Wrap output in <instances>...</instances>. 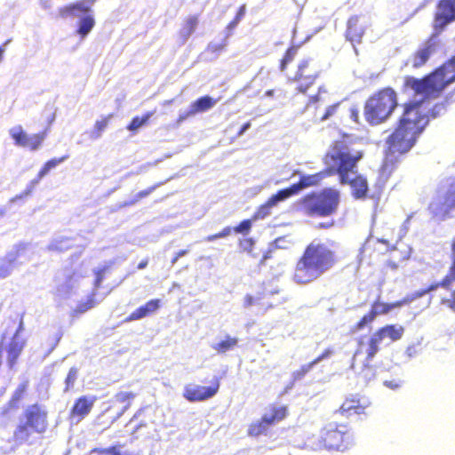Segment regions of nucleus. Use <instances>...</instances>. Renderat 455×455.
Instances as JSON below:
<instances>
[{
	"label": "nucleus",
	"instance_id": "61",
	"mask_svg": "<svg viewBox=\"0 0 455 455\" xmlns=\"http://www.w3.org/2000/svg\"><path fill=\"white\" fill-rule=\"evenodd\" d=\"M108 453H111L112 455H131L129 452L125 451L124 453L116 451V447H112V448H109L108 450Z\"/></svg>",
	"mask_w": 455,
	"mask_h": 455
},
{
	"label": "nucleus",
	"instance_id": "64",
	"mask_svg": "<svg viewBox=\"0 0 455 455\" xmlns=\"http://www.w3.org/2000/svg\"><path fill=\"white\" fill-rule=\"evenodd\" d=\"M320 100V97L319 95H315V96H311L309 98V102L307 103V105L306 106V109L308 108L309 105L312 104V103H316L318 100Z\"/></svg>",
	"mask_w": 455,
	"mask_h": 455
},
{
	"label": "nucleus",
	"instance_id": "20",
	"mask_svg": "<svg viewBox=\"0 0 455 455\" xmlns=\"http://www.w3.org/2000/svg\"><path fill=\"white\" fill-rule=\"evenodd\" d=\"M363 35V29L361 27H358V17L357 16L351 17L347 20L346 37L348 41H350L352 43L355 52H357V50L355 46V43H360Z\"/></svg>",
	"mask_w": 455,
	"mask_h": 455
},
{
	"label": "nucleus",
	"instance_id": "19",
	"mask_svg": "<svg viewBox=\"0 0 455 455\" xmlns=\"http://www.w3.org/2000/svg\"><path fill=\"white\" fill-rule=\"evenodd\" d=\"M332 355L333 350L331 348H327L322 355L317 356L315 360H313L309 363L302 365L300 369L293 371L291 374V379H293V382L301 380L315 365H317L322 361L330 358Z\"/></svg>",
	"mask_w": 455,
	"mask_h": 455
},
{
	"label": "nucleus",
	"instance_id": "36",
	"mask_svg": "<svg viewBox=\"0 0 455 455\" xmlns=\"http://www.w3.org/2000/svg\"><path fill=\"white\" fill-rule=\"evenodd\" d=\"M377 374V371L374 366L370 365V362L363 363V368L360 372L361 378L365 381V383H369L371 380L375 379Z\"/></svg>",
	"mask_w": 455,
	"mask_h": 455
},
{
	"label": "nucleus",
	"instance_id": "48",
	"mask_svg": "<svg viewBox=\"0 0 455 455\" xmlns=\"http://www.w3.org/2000/svg\"><path fill=\"white\" fill-rule=\"evenodd\" d=\"M375 317L373 316V314L371 312L362 317V319L357 323V329L362 330L363 329L368 323H371Z\"/></svg>",
	"mask_w": 455,
	"mask_h": 455
},
{
	"label": "nucleus",
	"instance_id": "3",
	"mask_svg": "<svg viewBox=\"0 0 455 455\" xmlns=\"http://www.w3.org/2000/svg\"><path fill=\"white\" fill-rule=\"evenodd\" d=\"M333 243L312 241L297 262L293 280L299 284L309 283L329 272L338 262Z\"/></svg>",
	"mask_w": 455,
	"mask_h": 455
},
{
	"label": "nucleus",
	"instance_id": "23",
	"mask_svg": "<svg viewBox=\"0 0 455 455\" xmlns=\"http://www.w3.org/2000/svg\"><path fill=\"white\" fill-rule=\"evenodd\" d=\"M68 158V156H64L62 157H60V158H52L49 161H47L44 166L41 168V170L39 171L37 176L33 179L29 184L36 188L40 180L44 177L46 176L52 169L56 168L59 164H62L63 162H65L67 159Z\"/></svg>",
	"mask_w": 455,
	"mask_h": 455
},
{
	"label": "nucleus",
	"instance_id": "63",
	"mask_svg": "<svg viewBox=\"0 0 455 455\" xmlns=\"http://www.w3.org/2000/svg\"><path fill=\"white\" fill-rule=\"evenodd\" d=\"M253 300H254V299H253V297H252V296H251V295H247V296L245 297L244 306H245L246 307H248L251 306V305L253 304Z\"/></svg>",
	"mask_w": 455,
	"mask_h": 455
},
{
	"label": "nucleus",
	"instance_id": "31",
	"mask_svg": "<svg viewBox=\"0 0 455 455\" xmlns=\"http://www.w3.org/2000/svg\"><path fill=\"white\" fill-rule=\"evenodd\" d=\"M113 115H108L107 117L100 121H97L95 123L94 128L89 133V138L92 140H99L102 136V132L107 128L109 120L112 118Z\"/></svg>",
	"mask_w": 455,
	"mask_h": 455
},
{
	"label": "nucleus",
	"instance_id": "60",
	"mask_svg": "<svg viewBox=\"0 0 455 455\" xmlns=\"http://www.w3.org/2000/svg\"><path fill=\"white\" fill-rule=\"evenodd\" d=\"M452 303H453V299H442V304L448 306L451 309L455 311V305Z\"/></svg>",
	"mask_w": 455,
	"mask_h": 455
},
{
	"label": "nucleus",
	"instance_id": "53",
	"mask_svg": "<svg viewBox=\"0 0 455 455\" xmlns=\"http://www.w3.org/2000/svg\"><path fill=\"white\" fill-rule=\"evenodd\" d=\"M297 53V48L292 46V47H290L284 56H283V59L285 60V62H291L292 61V60L294 59L295 55Z\"/></svg>",
	"mask_w": 455,
	"mask_h": 455
},
{
	"label": "nucleus",
	"instance_id": "9",
	"mask_svg": "<svg viewBox=\"0 0 455 455\" xmlns=\"http://www.w3.org/2000/svg\"><path fill=\"white\" fill-rule=\"evenodd\" d=\"M339 203V194L332 188H325L319 193H311L302 200L303 207L308 216H331L337 211Z\"/></svg>",
	"mask_w": 455,
	"mask_h": 455
},
{
	"label": "nucleus",
	"instance_id": "58",
	"mask_svg": "<svg viewBox=\"0 0 455 455\" xmlns=\"http://www.w3.org/2000/svg\"><path fill=\"white\" fill-rule=\"evenodd\" d=\"M245 11H246L245 5H242V6L239 8V10H238V12H237V13H236V15H235V19H236L237 20L241 21V20H242V19H243V18L244 17V15H245Z\"/></svg>",
	"mask_w": 455,
	"mask_h": 455
},
{
	"label": "nucleus",
	"instance_id": "22",
	"mask_svg": "<svg viewBox=\"0 0 455 455\" xmlns=\"http://www.w3.org/2000/svg\"><path fill=\"white\" fill-rule=\"evenodd\" d=\"M68 158V156H64L62 157H60V158H52L49 161H47L44 166L41 168V170L39 171L37 176L33 179L29 184L36 188L40 180L44 177L46 176L52 169L56 168L59 164H62L63 162H65L67 159Z\"/></svg>",
	"mask_w": 455,
	"mask_h": 455
},
{
	"label": "nucleus",
	"instance_id": "24",
	"mask_svg": "<svg viewBox=\"0 0 455 455\" xmlns=\"http://www.w3.org/2000/svg\"><path fill=\"white\" fill-rule=\"evenodd\" d=\"M135 394L132 392H119L115 395V403L123 404L117 412L116 418H120L130 407L131 401L135 398Z\"/></svg>",
	"mask_w": 455,
	"mask_h": 455
},
{
	"label": "nucleus",
	"instance_id": "12",
	"mask_svg": "<svg viewBox=\"0 0 455 455\" xmlns=\"http://www.w3.org/2000/svg\"><path fill=\"white\" fill-rule=\"evenodd\" d=\"M220 383L217 379L215 385L209 387L189 384L185 387L183 396L191 403L205 401L213 397L218 393Z\"/></svg>",
	"mask_w": 455,
	"mask_h": 455
},
{
	"label": "nucleus",
	"instance_id": "40",
	"mask_svg": "<svg viewBox=\"0 0 455 455\" xmlns=\"http://www.w3.org/2000/svg\"><path fill=\"white\" fill-rule=\"evenodd\" d=\"M426 294H427V291H425L424 289L417 291L411 294L407 295L402 300L397 301V305H400L401 307H403L404 305L411 303L412 301L416 300L417 299H419V298L425 296Z\"/></svg>",
	"mask_w": 455,
	"mask_h": 455
},
{
	"label": "nucleus",
	"instance_id": "50",
	"mask_svg": "<svg viewBox=\"0 0 455 455\" xmlns=\"http://www.w3.org/2000/svg\"><path fill=\"white\" fill-rule=\"evenodd\" d=\"M281 417H277V415H264L259 421L267 429L275 423L276 419H280Z\"/></svg>",
	"mask_w": 455,
	"mask_h": 455
},
{
	"label": "nucleus",
	"instance_id": "44",
	"mask_svg": "<svg viewBox=\"0 0 455 455\" xmlns=\"http://www.w3.org/2000/svg\"><path fill=\"white\" fill-rule=\"evenodd\" d=\"M234 231V228L231 227H226L218 234L208 235L205 238L206 242H213L220 238H225L231 235V233Z\"/></svg>",
	"mask_w": 455,
	"mask_h": 455
},
{
	"label": "nucleus",
	"instance_id": "6",
	"mask_svg": "<svg viewBox=\"0 0 455 455\" xmlns=\"http://www.w3.org/2000/svg\"><path fill=\"white\" fill-rule=\"evenodd\" d=\"M47 427V411L44 406L38 403L28 405L19 418V424L13 432L14 441L18 444L25 443L33 432L44 434Z\"/></svg>",
	"mask_w": 455,
	"mask_h": 455
},
{
	"label": "nucleus",
	"instance_id": "57",
	"mask_svg": "<svg viewBox=\"0 0 455 455\" xmlns=\"http://www.w3.org/2000/svg\"><path fill=\"white\" fill-rule=\"evenodd\" d=\"M239 22H240L239 20H237L236 19L234 18V20L231 22H229V24L227 26V30H228L227 34L231 35L232 30L237 27Z\"/></svg>",
	"mask_w": 455,
	"mask_h": 455
},
{
	"label": "nucleus",
	"instance_id": "25",
	"mask_svg": "<svg viewBox=\"0 0 455 455\" xmlns=\"http://www.w3.org/2000/svg\"><path fill=\"white\" fill-rule=\"evenodd\" d=\"M377 333L382 339H384L386 337H388L391 339V340L395 341L401 339L403 333V328L402 326L397 327L392 324L386 325L385 327L379 329Z\"/></svg>",
	"mask_w": 455,
	"mask_h": 455
},
{
	"label": "nucleus",
	"instance_id": "45",
	"mask_svg": "<svg viewBox=\"0 0 455 455\" xmlns=\"http://www.w3.org/2000/svg\"><path fill=\"white\" fill-rule=\"evenodd\" d=\"M266 431L267 428L260 422H257L250 426L248 434L251 436H258Z\"/></svg>",
	"mask_w": 455,
	"mask_h": 455
},
{
	"label": "nucleus",
	"instance_id": "38",
	"mask_svg": "<svg viewBox=\"0 0 455 455\" xmlns=\"http://www.w3.org/2000/svg\"><path fill=\"white\" fill-rule=\"evenodd\" d=\"M162 184H164V182L157 183V184L148 188V189L140 191L139 193H137L135 195V196L132 200H131L130 202H125L124 204V206H130V205L135 204L140 199L149 196L156 188L160 187Z\"/></svg>",
	"mask_w": 455,
	"mask_h": 455
},
{
	"label": "nucleus",
	"instance_id": "26",
	"mask_svg": "<svg viewBox=\"0 0 455 455\" xmlns=\"http://www.w3.org/2000/svg\"><path fill=\"white\" fill-rule=\"evenodd\" d=\"M73 246V241L69 237L57 236L49 243V251H65Z\"/></svg>",
	"mask_w": 455,
	"mask_h": 455
},
{
	"label": "nucleus",
	"instance_id": "42",
	"mask_svg": "<svg viewBox=\"0 0 455 455\" xmlns=\"http://www.w3.org/2000/svg\"><path fill=\"white\" fill-rule=\"evenodd\" d=\"M252 223L251 220H243L234 228V232L236 234L248 235L251 229Z\"/></svg>",
	"mask_w": 455,
	"mask_h": 455
},
{
	"label": "nucleus",
	"instance_id": "28",
	"mask_svg": "<svg viewBox=\"0 0 455 455\" xmlns=\"http://www.w3.org/2000/svg\"><path fill=\"white\" fill-rule=\"evenodd\" d=\"M153 115V112H147L142 116H134L127 125V130L132 132H137L141 127L148 123Z\"/></svg>",
	"mask_w": 455,
	"mask_h": 455
},
{
	"label": "nucleus",
	"instance_id": "27",
	"mask_svg": "<svg viewBox=\"0 0 455 455\" xmlns=\"http://www.w3.org/2000/svg\"><path fill=\"white\" fill-rule=\"evenodd\" d=\"M198 24V19L196 16L189 17L184 27L180 31V36L181 39V44H185L190 36L195 32Z\"/></svg>",
	"mask_w": 455,
	"mask_h": 455
},
{
	"label": "nucleus",
	"instance_id": "2",
	"mask_svg": "<svg viewBox=\"0 0 455 455\" xmlns=\"http://www.w3.org/2000/svg\"><path fill=\"white\" fill-rule=\"evenodd\" d=\"M363 152L352 143L350 136L338 140L327 153L325 164L339 174L341 184H349L353 196L364 198L368 193V183L364 177L357 174V163L363 158Z\"/></svg>",
	"mask_w": 455,
	"mask_h": 455
},
{
	"label": "nucleus",
	"instance_id": "59",
	"mask_svg": "<svg viewBox=\"0 0 455 455\" xmlns=\"http://www.w3.org/2000/svg\"><path fill=\"white\" fill-rule=\"evenodd\" d=\"M406 355H408L409 358H412L413 356H415L417 351H416V348L414 346H410L407 347L406 349Z\"/></svg>",
	"mask_w": 455,
	"mask_h": 455
},
{
	"label": "nucleus",
	"instance_id": "8",
	"mask_svg": "<svg viewBox=\"0 0 455 455\" xmlns=\"http://www.w3.org/2000/svg\"><path fill=\"white\" fill-rule=\"evenodd\" d=\"M97 0H79L59 9L62 19L78 18L76 34L84 40L95 26L94 12L92 6Z\"/></svg>",
	"mask_w": 455,
	"mask_h": 455
},
{
	"label": "nucleus",
	"instance_id": "7",
	"mask_svg": "<svg viewBox=\"0 0 455 455\" xmlns=\"http://www.w3.org/2000/svg\"><path fill=\"white\" fill-rule=\"evenodd\" d=\"M397 106L396 92L392 88H385L366 101L365 119L372 125L379 124L391 116Z\"/></svg>",
	"mask_w": 455,
	"mask_h": 455
},
{
	"label": "nucleus",
	"instance_id": "62",
	"mask_svg": "<svg viewBox=\"0 0 455 455\" xmlns=\"http://www.w3.org/2000/svg\"><path fill=\"white\" fill-rule=\"evenodd\" d=\"M40 5L43 9L48 10L52 7L51 0H41Z\"/></svg>",
	"mask_w": 455,
	"mask_h": 455
},
{
	"label": "nucleus",
	"instance_id": "13",
	"mask_svg": "<svg viewBox=\"0 0 455 455\" xmlns=\"http://www.w3.org/2000/svg\"><path fill=\"white\" fill-rule=\"evenodd\" d=\"M335 171L331 169L330 165L328 168L323 172H320L312 175H301L299 182L292 184L289 188H283V190H287L289 193V197L294 195L299 194L304 188H307L311 186L317 185L323 179L334 173Z\"/></svg>",
	"mask_w": 455,
	"mask_h": 455
},
{
	"label": "nucleus",
	"instance_id": "54",
	"mask_svg": "<svg viewBox=\"0 0 455 455\" xmlns=\"http://www.w3.org/2000/svg\"><path fill=\"white\" fill-rule=\"evenodd\" d=\"M287 243L284 237H278L274 241L273 244L275 248L285 249L287 248Z\"/></svg>",
	"mask_w": 455,
	"mask_h": 455
},
{
	"label": "nucleus",
	"instance_id": "56",
	"mask_svg": "<svg viewBox=\"0 0 455 455\" xmlns=\"http://www.w3.org/2000/svg\"><path fill=\"white\" fill-rule=\"evenodd\" d=\"M384 385L387 387L391 388V389H397L401 387L400 383H397L394 380H386V381H384Z\"/></svg>",
	"mask_w": 455,
	"mask_h": 455
},
{
	"label": "nucleus",
	"instance_id": "21",
	"mask_svg": "<svg viewBox=\"0 0 455 455\" xmlns=\"http://www.w3.org/2000/svg\"><path fill=\"white\" fill-rule=\"evenodd\" d=\"M24 344L25 341L20 336L13 335L7 350V363L10 368H12L16 363V361L24 347Z\"/></svg>",
	"mask_w": 455,
	"mask_h": 455
},
{
	"label": "nucleus",
	"instance_id": "10",
	"mask_svg": "<svg viewBox=\"0 0 455 455\" xmlns=\"http://www.w3.org/2000/svg\"><path fill=\"white\" fill-rule=\"evenodd\" d=\"M345 428V426L339 427L334 422L329 423L321 430V443L326 449L345 451L347 448V444L344 443L347 437Z\"/></svg>",
	"mask_w": 455,
	"mask_h": 455
},
{
	"label": "nucleus",
	"instance_id": "32",
	"mask_svg": "<svg viewBox=\"0 0 455 455\" xmlns=\"http://www.w3.org/2000/svg\"><path fill=\"white\" fill-rule=\"evenodd\" d=\"M237 343V338H231L229 335H227L226 339L213 345L212 348L217 350L218 353H226L227 351L232 350Z\"/></svg>",
	"mask_w": 455,
	"mask_h": 455
},
{
	"label": "nucleus",
	"instance_id": "30",
	"mask_svg": "<svg viewBox=\"0 0 455 455\" xmlns=\"http://www.w3.org/2000/svg\"><path fill=\"white\" fill-rule=\"evenodd\" d=\"M397 307H401L400 305H397V301L394 303H383L377 301L372 305L371 313L373 314L374 317H376L378 315L387 314Z\"/></svg>",
	"mask_w": 455,
	"mask_h": 455
},
{
	"label": "nucleus",
	"instance_id": "14",
	"mask_svg": "<svg viewBox=\"0 0 455 455\" xmlns=\"http://www.w3.org/2000/svg\"><path fill=\"white\" fill-rule=\"evenodd\" d=\"M217 100L209 95L202 96L192 102L187 110H180L178 124H181L188 118L196 116L198 113H204L212 108Z\"/></svg>",
	"mask_w": 455,
	"mask_h": 455
},
{
	"label": "nucleus",
	"instance_id": "18",
	"mask_svg": "<svg viewBox=\"0 0 455 455\" xmlns=\"http://www.w3.org/2000/svg\"><path fill=\"white\" fill-rule=\"evenodd\" d=\"M93 403L94 399H90L85 395L79 397L75 402L71 409L70 415L72 420L76 419V423H78L82 419H84L87 414H89L93 406Z\"/></svg>",
	"mask_w": 455,
	"mask_h": 455
},
{
	"label": "nucleus",
	"instance_id": "34",
	"mask_svg": "<svg viewBox=\"0 0 455 455\" xmlns=\"http://www.w3.org/2000/svg\"><path fill=\"white\" fill-rule=\"evenodd\" d=\"M341 413L351 414L353 411L355 414H361L363 411V407L358 404V401L354 399L346 400L340 407Z\"/></svg>",
	"mask_w": 455,
	"mask_h": 455
},
{
	"label": "nucleus",
	"instance_id": "15",
	"mask_svg": "<svg viewBox=\"0 0 455 455\" xmlns=\"http://www.w3.org/2000/svg\"><path fill=\"white\" fill-rule=\"evenodd\" d=\"M27 244L19 243L6 253L4 258L0 259V278L4 279L12 273L17 259L22 255L26 250Z\"/></svg>",
	"mask_w": 455,
	"mask_h": 455
},
{
	"label": "nucleus",
	"instance_id": "33",
	"mask_svg": "<svg viewBox=\"0 0 455 455\" xmlns=\"http://www.w3.org/2000/svg\"><path fill=\"white\" fill-rule=\"evenodd\" d=\"M27 389V384L21 383L18 386L16 390L14 391L12 399L8 403V408L4 411V413H6L7 410L9 409H14L18 408L19 403L21 400L25 391Z\"/></svg>",
	"mask_w": 455,
	"mask_h": 455
},
{
	"label": "nucleus",
	"instance_id": "41",
	"mask_svg": "<svg viewBox=\"0 0 455 455\" xmlns=\"http://www.w3.org/2000/svg\"><path fill=\"white\" fill-rule=\"evenodd\" d=\"M77 377H78V369L76 367H71L68 373V376L65 379V384H66V387L64 389L65 392L68 391L69 388H71L76 380L77 379Z\"/></svg>",
	"mask_w": 455,
	"mask_h": 455
},
{
	"label": "nucleus",
	"instance_id": "49",
	"mask_svg": "<svg viewBox=\"0 0 455 455\" xmlns=\"http://www.w3.org/2000/svg\"><path fill=\"white\" fill-rule=\"evenodd\" d=\"M309 61H310L309 59H306L299 62V67H298V71L296 74V79L302 78V77L306 76L304 73H305V69L308 67Z\"/></svg>",
	"mask_w": 455,
	"mask_h": 455
},
{
	"label": "nucleus",
	"instance_id": "29",
	"mask_svg": "<svg viewBox=\"0 0 455 455\" xmlns=\"http://www.w3.org/2000/svg\"><path fill=\"white\" fill-rule=\"evenodd\" d=\"M382 339L379 337V335L375 332L370 339L369 340V346H368V348L366 350V362H371L374 356L376 355V354L379 352V344L382 342Z\"/></svg>",
	"mask_w": 455,
	"mask_h": 455
},
{
	"label": "nucleus",
	"instance_id": "39",
	"mask_svg": "<svg viewBox=\"0 0 455 455\" xmlns=\"http://www.w3.org/2000/svg\"><path fill=\"white\" fill-rule=\"evenodd\" d=\"M112 264H113V261H109L108 264L103 266L102 267H99V268L93 270L94 274H95V280H94L95 288H100V286L104 279L105 274L109 269V267L112 266Z\"/></svg>",
	"mask_w": 455,
	"mask_h": 455
},
{
	"label": "nucleus",
	"instance_id": "47",
	"mask_svg": "<svg viewBox=\"0 0 455 455\" xmlns=\"http://www.w3.org/2000/svg\"><path fill=\"white\" fill-rule=\"evenodd\" d=\"M317 75H308L305 77H303L305 80L307 81V84H301L299 86V91L302 93H306L307 91L308 90V88L310 87V85L314 83L315 79L316 78Z\"/></svg>",
	"mask_w": 455,
	"mask_h": 455
},
{
	"label": "nucleus",
	"instance_id": "55",
	"mask_svg": "<svg viewBox=\"0 0 455 455\" xmlns=\"http://www.w3.org/2000/svg\"><path fill=\"white\" fill-rule=\"evenodd\" d=\"M251 122H246V123H244V124L241 126V128H240L239 132H237V137H238V138L242 137V136H243V134H244V133H245V132H246L251 128Z\"/></svg>",
	"mask_w": 455,
	"mask_h": 455
},
{
	"label": "nucleus",
	"instance_id": "17",
	"mask_svg": "<svg viewBox=\"0 0 455 455\" xmlns=\"http://www.w3.org/2000/svg\"><path fill=\"white\" fill-rule=\"evenodd\" d=\"M161 307V300L159 299H153L148 301L145 305L140 306L131 315H129L123 322L130 323L143 319L154 313H156Z\"/></svg>",
	"mask_w": 455,
	"mask_h": 455
},
{
	"label": "nucleus",
	"instance_id": "46",
	"mask_svg": "<svg viewBox=\"0 0 455 455\" xmlns=\"http://www.w3.org/2000/svg\"><path fill=\"white\" fill-rule=\"evenodd\" d=\"M35 188L32 187L29 183L28 184L26 189L24 190L23 193L20 194V195H17L15 196L14 197H12V199H10L9 201V204H14L16 203L18 200H20L26 196H28L32 194V192L34 191Z\"/></svg>",
	"mask_w": 455,
	"mask_h": 455
},
{
	"label": "nucleus",
	"instance_id": "5",
	"mask_svg": "<svg viewBox=\"0 0 455 455\" xmlns=\"http://www.w3.org/2000/svg\"><path fill=\"white\" fill-rule=\"evenodd\" d=\"M430 220L441 223L455 217V178L442 181L427 205Z\"/></svg>",
	"mask_w": 455,
	"mask_h": 455
},
{
	"label": "nucleus",
	"instance_id": "52",
	"mask_svg": "<svg viewBox=\"0 0 455 455\" xmlns=\"http://www.w3.org/2000/svg\"><path fill=\"white\" fill-rule=\"evenodd\" d=\"M339 103L329 106L326 108V111H325L324 115L322 116L321 120L324 121V120L329 119L331 116H332L334 115V113L336 112L337 108H339Z\"/></svg>",
	"mask_w": 455,
	"mask_h": 455
},
{
	"label": "nucleus",
	"instance_id": "11",
	"mask_svg": "<svg viewBox=\"0 0 455 455\" xmlns=\"http://www.w3.org/2000/svg\"><path fill=\"white\" fill-rule=\"evenodd\" d=\"M9 133L16 145L20 147H30L32 150L38 149L46 136L45 132L28 135L20 125L10 129Z\"/></svg>",
	"mask_w": 455,
	"mask_h": 455
},
{
	"label": "nucleus",
	"instance_id": "1",
	"mask_svg": "<svg viewBox=\"0 0 455 455\" xmlns=\"http://www.w3.org/2000/svg\"><path fill=\"white\" fill-rule=\"evenodd\" d=\"M455 82V55L445 64L422 79L406 76L403 83L404 92L412 96L403 105V113L397 128L387 140V150L383 168L388 169L396 160L395 154L407 153L423 132L429 118H437L446 112V103L453 100V95L446 97L444 102L435 104L427 110L426 102L437 98L443 90Z\"/></svg>",
	"mask_w": 455,
	"mask_h": 455
},
{
	"label": "nucleus",
	"instance_id": "43",
	"mask_svg": "<svg viewBox=\"0 0 455 455\" xmlns=\"http://www.w3.org/2000/svg\"><path fill=\"white\" fill-rule=\"evenodd\" d=\"M453 280H455V258L453 259L452 264L450 267V275L445 276L439 284L443 288L450 289V285Z\"/></svg>",
	"mask_w": 455,
	"mask_h": 455
},
{
	"label": "nucleus",
	"instance_id": "51",
	"mask_svg": "<svg viewBox=\"0 0 455 455\" xmlns=\"http://www.w3.org/2000/svg\"><path fill=\"white\" fill-rule=\"evenodd\" d=\"M254 240L252 238H247L240 242V247L248 253H251L252 248L254 246Z\"/></svg>",
	"mask_w": 455,
	"mask_h": 455
},
{
	"label": "nucleus",
	"instance_id": "4",
	"mask_svg": "<svg viewBox=\"0 0 455 455\" xmlns=\"http://www.w3.org/2000/svg\"><path fill=\"white\" fill-rule=\"evenodd\" d=\"M436 9L434 19L435 34L426 43L425 46L414 55L413 67L415 68H419L427 61L430 55L435 52L438 35L449 24L455 21V0H440Z\"/></svg>",
	"mask_w": 455,
	"mask_h": 455
},
{
	"label": "nucleus",
	"instance_id": "35",
	"mask_svg": "<svg viewBox=\"0 0 455 455\" xmlns=\"http://www.w3.org/2000/svg\"><path fill=\"white\" fill-rule=\"evenodd\" d=\"M76 282V280L74 276H69L64 283L58 286V295L63 298L68 297L75 287Z\"/></svg>",
	"mask_w": 455,
	"mask_h": 455
},
{
	"label": "nucleus",
	"instance_id": "16",
	"mask_svg": "<svg viewBox=\"0 0 455 455\" xmlns=\"http://www.w3.org/2000/svg\"><path fill=\"white\" fill-rule=\"evenodd\" d=\"M287 198H289V193H287V190H278L258 209V211L254 213L252 220H263L269 216L271 214L272 208L275 207L279 203L285 201Z\"/></svg>",
	"mask_w": 455,
	"mask_h": 455
},
{
	"label": "nucleus",
	"instance_id": "37",
	"mask_svg": "<svg viewBox=\"0 0 455 455\" xmlns=\"http://www.w3.org/2000/svg\"><path fill=\"white\" fill-rule=\"evenodd\" d=\"M229 36H230V34H226V36H224L222 42L220 43V44L213 43V42L209 43V44L207 46V51L215 54V56L213 58H211V60H215V59L218 58L219 53L221 51H223L224 48L227 46V44H228L227 41H228Z\"/></svg>",
	"mask_w": 455,
	"mask_h": 455
}]
</instances>
